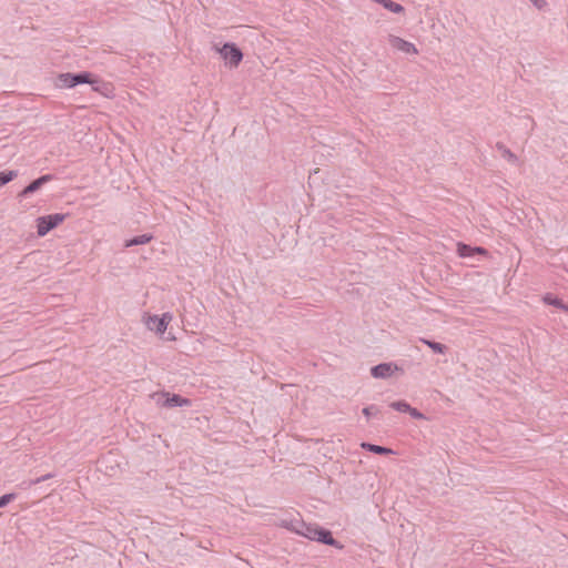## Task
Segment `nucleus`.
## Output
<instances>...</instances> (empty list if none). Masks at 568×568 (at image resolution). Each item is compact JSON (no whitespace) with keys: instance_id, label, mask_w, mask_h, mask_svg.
<instances>
[{"instance_id":"obj_16","label":"nucleus","mask_w":568,"mask_h":568,"mask_svg":"<svg viewBox=\"0 0 568 568\" xmlns=\"http://www.w3.org/2000/svg\"><path fill=\"white\" fill-rule=\"evenodd\" d=\"M375 2L383 6L386 10L393 13H402L404 12V7L393 0H374Z\"/></svg>"},{"instance_id":"obj_1","label":"nucleus","mask_w":568,"mask_h":568,"mask_svg":"<svg viewBox=\"0 0 568 568\" xmlns=\"http://www.w3.org/2000/svg\"><path fill=\"white\" fill-rule=\"evenodd\" d=\"M90 77H92V73L89 71L60 73L57 77L55 85L60 89H72L80 84H88Z\"/></svg>"},{"instance_id":"obj_20","label":"nucleus","mask_w":568,"mask_h":568,"mask_svg":"<svg viewBox=\"0 0 568 568\" xmlns=\"http://www.w3.org/2000/svg\"><path fill=\"white\" fill-rule=\"evenodd\" d=\"M18 176V171L9 170L0 172V186L6 185Z\"/></svg>"},{"instance_id":"obj_12","label":"nucleus","mask_w":568,"mask_h":568,"mask_svg":"<svg viewBox=\"0 0 568 568\" xmlns=\"http://www.w3.org/2000/svg\"><path fill=\"white\" fill-rule=\"evenodd\" d=\"M280 526L301 536L302 528L304 527V520L297 518L283 519L281 520Z\"/></svg>"},{"instance_id":"obj_22","label":"nucleus","mask_w":568,"mask_h":568,"mask_svg":"<svg viewBox=\"0 0 568 568\" xmlns=\"http://www.w3.org/2000/svg\"><path fill=\"white\" fill-rule=\"evenodd\" d=\"M17 498L16 493H8L0 496V508L6 507L8 504L13 501Z\"/></svg>"},{"instance_id":"obj_4","label":"nucleus","mask_w":568,"mask_h":568,"mask_svg":"<svg viewBox=\"0 0 568 568\" xmlns=\"http://www.w3.org/2000/svg\"><path fill=\"white\" fill-rule=\"evenodd\" d=\"M217 52L230 68H236L243 60L242 50L233 42H225Z\"/></svg>"},{"instance_id":"obj_15","label":"nucleus","mask_w":568,"mask_h":568,"mask_svg":"<svg viewBox=\"0 0 568 568\" xmlns=\"http://www.w3.org/2000/svg\"><path fill=\"white\" fill-rule=\"evenodd\" d=\"M152 239H153V236L151 234H146V233L136 235V236H133V237L126 240L124 246L131 247V246H136V245H143V244L151 242Z\"/></svg>"},{"instance_id":"obj_9","label":"nucleus","mask_w":568,"mask_h":568,"mask_svg":"<svg viewBox=\"0 0 568 568\" xmlns=\"http://www.w3.org/2000/svg\"><path fill=\"white\" fill-rule=\"evenodd\" d=\"M397 369H398V367L393 363H381L371 368V375L374 378H388Z\"/></svg>"},{"instance_id":"obj_26","label":"nucleus","mask_w":568,"mask_h":568,"mask_svg":"<svg viewBox=\"0 0 568 568\" xmlns=\"http://www.w3.org/2000/svg\"><path fill=\"white\" fill-rule=\"evenodd\" d=\"M537 9H544L547 6L546 0H529Z\"/></svg>"},{"instance_id":"obj_18","label":"nucleus","mask_w":568,"mask_h":568,"mask_svg":"<svg viewBox=\"0 0 568 568\" xmlns=\"http://www.w3.org/2000/svg\"><path fill=\"white\" fill-rule=\"evenodd\" d=\"M318 527L320 526L317 524H306L304 521V527L302 528L301 536H303L310 540H314L316 537Z\"/></svg>"},{"instance_id":"obj_23","label":"nucleus","mask_w":568,"mask_h":568,"mask_svg":"<svg viewBox=\"0 0 568 568\" xmlns=\"http://www.w3.org/2000/svg\"><path fill=\"white\" fill-rule=\"evenodd\" d=\"M379 407L376 406V405H369V406H366L363 408L362 413L366 416V417H371L373 415H377L379 413Z\"/></svg>"},{"instance_id":"obj_6","label":"nucleus","mask_w":568,"mask_h":568,"mask_svg":"<svg viewBox=\"0 0 568 568\" xmlns=\"http://www.w3.org/2000/svg\"><path fill=\"white\" fill-rule=\"evenodd\" d=\"M171 320L172 315L170 313H164L162 316L152 315L149 316L146 325L151 331H154L158 334H163Z\"/></svg>"},{"instance_id":"obj_5","label":"nucleus","mask_w":568,"mask_h":568,"mask_svg":"<svg viewBox=\"0 0 568 568\" xmlns=\"http://www.w3.org/2000/svg\"><path fill=\"white\" fill-rule=\"evenodd\" d=\"M55 176L53 174H43L39 176L38 179L33 180L31 183H29L26 187H23L19 194L18 197L26 199L30 194L37 192L40 190L44 184L53 181Z\"/></svg>"},{"instance_id":"obj_7","label":"nucleus","mask_w":568,"mask_h":568,"mask_svg":"<svg viewBox=\"0 0 568 568\" xmlns=\"http://www.w3.org/2000/svg\"><path fill=\"white\" fill-rule=\"evenodd\" d=\"M457 254L462 258H474L476 255L487 256L488 251L481 246H471L459 242L457 244Z\"/></svg>"},{"instance_id":"obj_2","label":"nucleus","mask_w":568,"mask_h":568,"mask_svg":"<svg viewBox=\"0 0 568 568\" xmlns=\"http://www.w3.org/2000/svg\"><path fill=\"white\" fill-rule=\"evenodd\" d=\"M65 217L67 214L63 213H54L39 216L37 219V234L41 237L45 236L50 231H52L59 224H61L65 220Z\"/></svg>"},{"instance_id":"obj_17","label":"nucleus","mask_w":568,"mask_h":568,"mask_svg":"<svg viewBox=\"0 0 568 568\" xmlns=\"http://www.w3.org/2000/svg\"><path fill=\"white\" fill-rule=\"evenodd\" d=\"M420 342L427 345L436 354H445L448 349L446 345L432 339L420 338Z\"/></svg>"},{"instance_id":"obj_24","label":"nucleus","mask_w":568,"mask_h":568,"mask_svg":"<svg viewBox=\"0 0 568 568\" xmlns=\"http://www.w3.org/2000/svg\"><path fill=\"white\" fill-rule=\"evenodd\" d=\"M39 484V480H37L36 478L34 479H29V480H23L19 484V487L21 489H29L31 488L32 486L34 485H38Z\"/></svg>"},{"instance_id":"obj_21","label":"nucleus","mask_w":568,"mask_h":568,"mask_svg":"<svg viewBox=\"0 0 568 568\" xmlns=\"http://www.w3.org/2000/svg\"><path fill=\"white\" fill-rule=\"evenodd\" d=\"M389 407L400 413H408L410 410V405L406 400L392 402Z\"/></svg>"},{"instance_id":"obj_13","label":"nucleus","mask_w":568,"mask_h":568,"mask_svg":"<svg viewBox=\"0 0 568 568\" xmlns=\"http://www.w3.org/2000/svg\"><path fill=\"white\" fill-rule=\"evenodd\" d=\"M361 447L367 452L374 453L376 455H392L394 454V450L392 448L379 446L371 443H362Z\"/></svg>"},{"instance_id":"obj_19","label":"nucleus","mask_w":568,"mask_h":568,"mask_svg":"<svg viewBox=\"0 0 568 568\" xmlns=\"http://www.w3.org/2000/svg\"><path fill=\"white\" fill-rule=\"evenodd\" d=\"M496 146L501 152L503 158L513 163L517 162V156L505 144L498 142Z\"/></svg>"},{"instance_id":"obj_14","label":"nucleus","mask_w":568,"mask_h":568,"mask_svg":"<svg viewBox=\"0 0 568 568\" xmlns=\"http://www.w3.org/2000/svg\"><path fill=\"white\" fill-rule=\"evenodd\" d=\"M542 301L548 304V305H552L557 308H560L565 312H568V304L564 303L562 300H560L559 297L555 296L554 294L551 293H547L544 297H542Z\"/></svg>"},{"instance_id":"obj_25","label":"nucleus","mask_w":568,"mask_h":568,"mask_svg":"<svg viewBox=\"0 0 568 568\" xmlns=\"http://www.w3.org/2000/svg\"><path fill=\"white\" fill-rule=\"evenodd\" d=\"M408 414L415 419L425 418V415L422 412H419L417 408H414L412 406H410V410L408 412Z\"/></svg>"},{"instance_id":"obj_27","label":"nucleus","mask_w":568,"mask_h":568,"mask_svg":"<svg viewBox=\"0 0 568 568\" xmlns=\"http://www.w3.org/2000/svg\"><path fill=\"white\" fill-rule=\"evenodd\" d=\"M53 477H54V474H52V473H48V474H45V475H42V476H40V477H37L36 479H37V480H39V484H40V483H43V481H45V480H48V479H51V478H53Z\"/></svg>"},{"instance_id":"obj_11","label":"nucleus","mask_w":568,"mask_h":568,"mask_svg":"<svg viewBox=\"0 0 568 568\" xmlns=\"http://www.w3.org/2000/svg\"><path fill=\"white\" fill-rule=\"evenodd\" d=\"M92 87V90L101 93L104 97H110L113 92V88L111 83L105 82L97 77H90V82H88Z\"/></svg>"},{"instance_id":"obj_3","label":"nucleus","mask_w":568,"mask_h":568,"mask_svg":"<svg viewBox=\"0 0 568 568\" xmlns=\"http://www.w3.org/2000/svg\"><path fill=\"white\" fill-rule=\"evenodd\" d=\"M152 397L155 399L158 405L166 408L183 407L191 405V399L183 397L179 394H171L169 392L155 393L153 394Z\"/></svg>"},{"instance_id":"obj_8","label":"nucleus","mask_w":568,"mask_h":568,"mask_svg":"<svg viewBox=\"0 0 568 568\" xmlns=\"http://www.w3.org/2000/svg\"><path fill=\"white\" fill-rule=\"evenodd\" d=\"M389 44L393 49H396L400 52H404L406 54H417L418 50L416 49L415 44L404 40L397 36H389Z\"/></svg>"},{"instance_id":"obj_10","label":"nucleus","mask_w":568,"mask_h":568,"mask_svg":"<svg viewBox=\"0 0 568 568\" xmlns=\"http://www.w3.org/2000/svg\"><path fill=\"white\" fill-rule=\"evenodd\" d=\"M315 541H318L323 545H327V546H332V547H335V548H343V545L333 537L332 535V531L326 529V528H323V527H318V530L316 532V537L314 539Z\"/></svg>"}]
</instances>
